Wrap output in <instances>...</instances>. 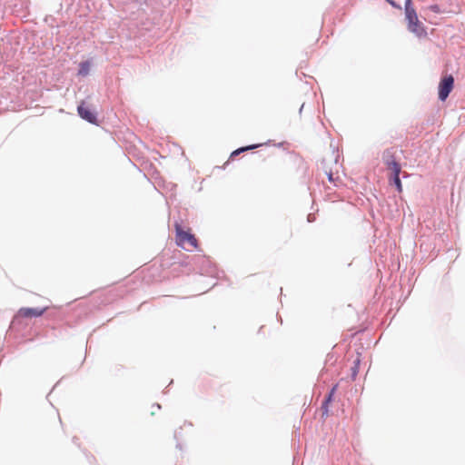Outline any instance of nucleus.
I'll return each mask as SVG.
<instances>
[{
	"label": "nucleus",
	"mask_w": 465,
	"mask_h": 465,
	"mask_svg": "<svg viewBox=\"0 0 465 465\" xmlns=\"http://www.w3.org/2000/svg\"><path fill=\"white\" fill-rule=\"evenodd\" d=\"M73 440H74V443H76L77 438H75V437L73 438Z\"/></svg>",
	"instance_id": "17"
},
{
	"label": "nucleus",
	"mask_w": 465,
	"mask_h": 465,
	"mask_svg": "<svg viewBox=\"0 0 465 465\" xmlns=\"http://www.w3.org/2000/svg\"><path fill=\"white\" fill-rule=\"evenodd\" d=\"M454 87V78L451 74L445 75L439 84V99L445 101Z\"/></svg>",
	"instance_id": "3"
},
{
	"label": "nucleus",
	"mask_w": 465,
	"mask_h": 465,
	"mask_svg": "<svg viewBox=\"0 0 465 465\" xmlns=\"http://www.w3.org/2000/svg\"><path fill=\"white\" fill-rule=\"evenodd\" d=\"M405 16L409 31L420 38L427 36L426 27L419 20L417 13L411 5V0H405Z\"/></svg>",
	"instance_id": "1"
},
{
	"label": "nucleus",
	"mask_w": 465,
	"mask_h": 465,
	"mask_svg": "<svg viewBox=\"0 0 465 465\" xmlns=\"http://www.w3.org/2000/svg\"><path fill=\"white\" fill-rule=\"evenodd\" d=\"M79 115L91 124L96 123V115L93 113L89 107L85 106V103L84 101L78 105L77 108Z\"/></svg>",
	"instance_id": "5"
},
{
	"label": "nucleus",
	"mask_w": 465,
	"mask_h": 465,
	"mask_svg": "<svg viewBox=\"0 0 465 465\" xmlns=\"http://www.w3.org/2000/svg\"><path fill=\"white\" fill-rule=\"evenodd\" d=\"M48 307L44 308H20L17 312V317L20 318H37L42 316L46 311Z\"/></svg>",
	"instance_id": "4"
},
{
	"label": "nucleus",
	"mask_w": 465,
	"mask_h": 465,
	"mask_svg": "<svg viewBox=\"0 0 465 465\" xmlns=\"http://www.w3.org/2000/svg\"><path fill=\"white\" fill-rule=\"evenodd\" d=\"M90 71V63L88 61L82 62L79 64L78 74L82 76H85L89 74Z\"/></svg>",
	"instance_id": "8"
},
{
	"label": "nucleus",
	"mask_w": 465,
	"mask_h": 465,
	"mask_svg": "<svg viewBox=\"0 0 465 465\" xmlns=\"http://www.w3.org/2000/svg\"><path fill=\"white\" fill-rule=\"evenodd\" d=\"M153 408H156V410H160L161 409V405L156 403V404L153 405Z\"/></svg>",
	"instance_id": "15"
},
{
	"label": "nucleus",
	"mask_w": 465,
	"mask_h": 465,
	"mask_svg": "<svg viewBox=\"0 0 465 465\" xmlns=\"http://www.w3.org/2000/svg\"><path fill=\"white\" fill-rule=\"evenodd\" d=\"M390 5H391L393 7L401 9V7L398 5L394 1L392 0H386Z\"/></svg>",
	"instance_id": "14"
},
{
	"label": "nucleus",
	"mask_w": 465,
	"mask_h": 465,
	"mask_svg": "<svg viewBox=\"0 0 465 465\" xmlns=\"http://www.w3.org/2000/svg\"><path fill=\"white\" fill-rule=\"evenodd\" d=\"M393 183L395 184L399 193L402 192V184L400 179V174H396L392 177Z\"/></svg>",
	"instance_id": "10"
},
{
	"label": "nucleus",
	"mask_w": 465,
	"mask_h": 465,
	"mask_svg": "<svg viewBox=\"0 0 465 465\" xmlns=\"http://www.w3.org/2000/svg\"><path fill=\"white\" fill-rule=\"evenodd\" d=\"M176 447H177V448H179V449H181V444L178 442V443L176 444Z\"/></svg>",
	"instance_id": "16"
},
{
	"label": "nucleus",
	"mask_w": 465,
	"mask_h": 465,
	"mask_svg": "<svg viewBox=\"0 0 465 465\" xmlns=\"http://www.w3.org/2000/svg\"><path fill=\"white\" fill-rule=\"evenodd\" d=\"M327 176H328V180L331 183H333L334 185H337V180H338V176L337 177H334L333 173L331 172L330 173H327Z\"/></svg>",
	"instance_id": "12"
},
{
	"label": "nucleus",
	"mask_w": 465,
	"mask_h": 465,
	"mask_svg": "<svg viewBox=\"0 0 465 465\" xmlns=\"http://www.w3.org/2000/svg\"><path fill=\"white\" fill-rule=\"evenodd\" d=\"M387 166L392 172L393 176L401 173V165L396 161L387 162Z\"/></svg>",
	"instance_id": "7"
},
{
	"label": "nucleus",
	"mask_w": 465,
	"mask_h": 465,
	"mask_svg": "<svg viewBox=\"0 0 465 465\" xmlns=\"http://www.w3.org/2000/svg\"><path fill=\"white\" fill-rule=\"evenodd\" d=\"M428 8L430 11H432L433 13H436V14L440 13V5H431Z\"/></svg>",
	"instance_id": "13"
},
{
	"label": "nucleus",
	"mask_w": 465,
	"mask_h": 465,
	"mask_svg": "<svg viewBox=\"0 0 465 465\" xmlns=\"http://www.w3.org/2000/svg\"><path fill=\"white\" fill-rule=\"evenodd\" d=\"M176 230V242L179 246L185 248L186 245L192 248H197V240L193 234L189 232L183 231L181 225H175Z\"/></svg>",
	"instance_id": "2"
},
{
	"label": "nucleus",
	"mask_w": 465,
	"mask_h": 465,
	"mask_svg": "<svg viewBox=\"0 0 465 465\" xmlns=\"http://www.w3.org/2000/svg\"><path fill=\"white\" fill-rule=\"evenodd\" d=\"M337 387H338V384L333 385L332 388L331 389V391H329V393L326 395L325 399L323 400L322 404V416L328 415V411H329L328 404L332 401V397L334 395V392H335Z\"/></svg>",
	"instance_id": "6"
},
{
	"label": "nucleus",
	"mask_w": 465,
	"mask_h": 465,
	"mask_svg": "<svg viewBox=\"0 0 465 465\" xmlns=\"http://www.w3.org/2000/svg\"><path fill=\"white\" fill-rule=\"evenodd\" d=\"M258 145L256 144H253V145H249V146H245V147H241L235 151H233L232 153H231V158H233L235 157L236 155L240 154L241 153H243L245 151H248V150H252V149H254L256 148Z\"/></svg>",
	"instance_id": "9"
},
{
	"label": "nucleus",
	"mask_w": 465,
	"mask_h": 465,
	"mask_svg": "<svg viewBox=\"0 0 465 465\" xmlns=\"http://www.w3.org/2000/svg\"><path fill=\"white\" fill-rule=\"evenodd\" d=\"M173 384V380H171L170 383H168V386H171Z\"/></svg>",
	"instance_id": "18"
},
{
	"label": "nucleus",
	"mask_w": 465,
	"mask_h": 465,
	"mask_svg": "<svg viewBox=\"0 0 465 465\" xmlns=\"http://www.w3.org/2000/svg\"><path fill=\"white\" fill-rule=\"evenodd\" d=\"M359 363H360L359 358H357L356 360L353 361L354 366L351 367V371H352L351 376L352 377H355L358 375L357 368H358Z\"/></svg>",
	"instance_id": "11"
},
{
	"label": "nucleus",
	"mask_w": 465,
	"mask_h": 465,
	"mask_svg": "<svg viewBox=\"0 0 465 465\" xmlns=\"http://www.w3.org/2000/svg\"><path fill=\"white\" fill-rule=\"evenodd\" d=\"M173 384V380H171L170 383H168V386H171Z\"/></svg>",
	"instance_id": "19"
}]
</instances>
